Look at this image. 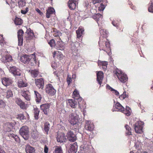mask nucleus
Wrapping results in <instances>:
<instances>
[{
	"label": "nucleus",
	"mask_w": 153,
	"mask_h": 153,
	"mask_svg": "<svg viewBox=\"0 0 153 153\" xmlns=\"http://www.w3.org/2000/svg\"><path fill=\"white\" fill-rule=\"evenodd\" d=\"M105 39H106L105 38H102L100 37L98 42L100 47V50L105 51H106V50L109 51L111 50L110 43L109 42L105 41Z\"/></svg>",
	"instance_id": "obj_1"
},
{
	"label": "nucleus",
	"mask_w": 153,
	"mask_h": 153,
	"mask_svg": "<svg viewBox=\"0 0 153 153\" xmlns=\"http://www.w3.org/2000/svg\"><path fill=\"white\" fill-rule=\"evenodd\" d=\"M114 74L121 82L125 83L127 81L128 78L127 75L118 69L114 72Z\"/></svg>",
	"instance_id": "obj_2"
},
{
	"label": "nucleus",
	"mask_w": 153,
	"mask_h": 153,
	"mask_svg": "<svg viewBox=\"0 0 153 153\" xmlns=\"http://www.w3.org/2000/svg\"><path fill=\"white\" fill-rule=\"evenodd\" d=\"M19 132L20 135L25 140H27L28 139L29 137V129L27 126H23L20 128Z\"/></svg>",
	"instance_id": "obj_3"
},
{
	"label": "nucleus",
	"mask_w": 153,
	"mask_h": 153,
	"mask_svg": "<svg viewBox=\"0 0 153 153\" xmlns=\"http://www.w3.org/2000/svg\"><path fill=\"white\" fill-rule=\"evenodd\" d=\"M144 123L141 121H137L134 125L135 132L137 133L141 134L143 133V129Z\"/></svg>",
	"instance_id": "obj_4"
},
{
	"label": "nucleus",
	"mask_w": 153,
	"mask_h": 153,
	"mask_svg": "<svg viewBox=\"0 0 153 153\" xmlns=\"http://www.w3.org/2000/svg\"><path fill=\"white\" fill-rule=\"evenodd\" d=\"M9 71L15 77L20 76L22 74V71L15 66L9 67Z\"/></svg>",
	"instance_id": "obj_5"
},
{
	"label": "nucleus",
	"mask_w": 153,
	"mask_h": 153,
	"mask_svg": "<svg viewBox=\"0 0 153 153\" xmlns=\"http://www.w3.org/2000/svg\"><path fill=\"white\" fill-rule=\"evenodd\" d=\"M45 91L46 93L51 96L54 95L56 92V90L52 85L50 84H48L46 86Z\"/></svg>",
	"instance_id": "obj_6"
},
{
	"label": "nucleus",
	"mask_w": 153,
	"mask_h": 153,
	"mask_svg": "<svg viewBox=\"0 0 153 153\" xmlns=\"http://www.w3.org/2000/svg\"><path fill=\"white\" fill-rule=\"evenodd\" d=\"M16 124V123L14 122L6 123L4 125V130L6 132H9L11 131V129L14 127Z\"/></svg>",
	"instance_id": "obj_7"
},
{
	"label": "nucleus",
	"mask_w": 153,
	"mask_h": 153,
	"mask_svg": "<svg viewBox=\"0 0 153 153\" xmlns=\"http://www.w3.org/2000/svg\"><path fill=\"white\" fill-rule=\"evenodd\" d=\"M68 120L71 124L73 125L76 124L78 121L76 115L74 113H71L69 114Z\"/></svg>",
	"instance_id": "obj_8"
},
{
	"label": "nucleus",
	"mask_w": 153,
	"mask_h": 153,
	"mask_svg": "<svg viewBox=\"0 0 153 153\" xmlns=\"http://www.w3.org/2000/svg\"><path fill=\"white\" fill-rule=\"evenodd\" d=\"M35 84L39 89H43L44 85V80L42 78L35 79Z\"/></svg>",
	"instance_id": "obj_9"
},
{
	"label": "nucleus",
	"mask_w": 153,
	"mask_h": 153,
	"mask_svg": "<svg viewBox=\"0 0 153 153\" xmlns=\"http://www.w3.org/2000/svg\"><path fill=\"white\" fill-rule=\"evenodd\" d=\"M24 32L22 29L19 30L17 32V36L18 40V45L22 46L23 43Z\"/></svg>",
	"instance_id": "obj_10"
},
{
	"label": "nucleus",
	"mask_w": 153,
	"mask_h": 153,
	"mask_svg": "<svg viewBox=\"0 0 153 153\" xmlns=\"http://www.w3.org/2000/svg\"><path fill=\"white\" fill-rule=\"evenodd\" d=\"M58 40H57V44L55 45V47L57 50L61 51L65 49V44L64 42L61 39L60 37L58 38Z\"/></svg>",
	"instance_id": "obj_11"
},
{
	"label": "nucleus",
	"mask_w": 153,
	"mask_h": 153,
	"mask_svg": "<svg viewBox=\"0 0 153 153\" xmlns=\"http://www.w3.org/2000/svg\"><path fill=\"white\" fill-rule=\"evenodd\" d=\"M22 95L27 101H30L31 99L30 93L28 90L23 89L21 92Z\"/></svg>",
	"instance_id": "obj_12"
},
{
	"label": "nucleus",
	"mask_w": 153,
	"mask_h": 153,
	"mask_svg": "<svg viewBox=\"0 0 153 153\" xmlns=\"http://www.w3.org/2000/svg\"><path fill=\"white\" fill-rule=\"evenodd\" d=\"M56 139L58 142L60 143L65 142L66 139L65 134L63 133H60L58 134L56 137Z\"/></svg>",
	"instance_id": "obj_13"
},
{
	"label": "nucleus",
	"mask_w": 153,
	"mask_h": 153,
	"mask_svg": "<svg viewBox=\"0 0 153 153\" xmlns=\"http://www.w3.org/2000/svg\"><path fill=\"white\" fill-rule=\"evenodd\" d=\"M66 136L68 140L71 142H74L76 140L77 138L76 135L73 131H68L67 133Z\"/></svg>",
	"instance_id": "obj_14"
},
{
	"label": "nucleus",
	"mask_w": 153,
	"mask_h": 153,
	"mask_svg": "<svg viewBox=\"0 0 153 153\" xmlns=\"http://www.w3.org/2000/svg\"><path fill=\"white\" fill-rule=\"evenodd\" d=\"M94 125L91 121L88 120L85 121V128L86 130L91 131L94 130Z\"/></svg>",
	"instance_id": "obj_15"
},
{
	"label": "nucleus",
	"mask_w": 153,
	"mask_h": 153,
	"mask_svg": "<svg viewBox=\"0 0 153 153\" xmlns=\"http://www.w3.org/2000/svg\"><path fill=\"white\" fill-rule=\"evenodd\" d=\"M50 106V104L45 103L41 105L40 108L44 114L45 115H47L48 112L49 111Z\"/></svg>",
	"instance_id": "obj_16"
},
{
	"label": "nucleus",
	"mask_w": 153,
	"mask_h": 153,
	"mask_svg": "<svg viewBox=\"0 0 153 153\" xmlns=\"http://www.w3.org/2000/svg\"><path fill=\"white\" fill-rule=\"evenodd\" d=\"M31 55L33 56V57L32 58H30L29 65L33 66L35 65H36L39 66V61L36 60L35 53L32 54Z\"/></svg>",
	"instance_id": "obj_17"
},
{
	"label": "nucleus",
	"mask_w": 153,
	"mask_h": 153,
	"mask_svg": "<svg viewBox=\"0 0 153 153\" xmlns=\"http://www.w3.org/2000/svg\"><path fill=\"white\" fill-rule=\"evenodd\" d=\"M15 102L21 109H25L26 108L25 104L20 98H16L15 100Z\"/></svg>",
	"instance_id": "obj_18"
},
{
	"label": "nucleus",
	"mask_w": 153,
	"mask_h": 153,
	"mask_svg": "<svg viewBox=\"0 0 153 153\" xmlns=\"http://www.w3.org/2000/svg\"><path fill=\"white\" fill-rule=\"evenodd\" d=\"M13 81L9 78H4L2 79V84L6 86H9L11 84Z\"/></svg>",
	"instance_id": "obj_19"
},
{
	"label": "nucleus",
	"mask_w": 153,
	"mask_h": 153,
	"mask_svg": "<svg viewBox=\"0 0 153 153\" xmlns=\"http://www.w3.org/2000/svg\"><path fill=\"white\" fill-rule=\"evenodd\" d=\"M98 65L100 67H101L104 71H105L106 70L108 65V62L98 60Z\"/></svg>",
	"instance_id": "obj_20"
},
{
	"label": "nucleus",
	"mask_w": 153,
	"mask_h": 153,
	"mask_svg": "<svg viewBox=\"0 0 153 153\" xmlns=\"http://www.w3.org/2000/svg\"><path fill=\"white\" fill-rule=\"evenodd\" d=\"M33 35V33L31 31L27 30L25 33V38L26 41L28 42L32 39Z\"/></svg>",
	"instance_id": "obj_21"
},
{
	"label": "nucleus",
	"mask_w": 153,
	"mask_h": 153,
	"mask_svg": "<svg viewBox=\"0 0 153 153\" xmlns=\"http://www.w3.org/2000/svg\"><path fill=\"white\" fill-rule=\"evenodd\" d=\"M78 0H69L68 5L69 8L72 10H74L76 7V3Z\"/></svg>",
	"instance_id": "obj_22"
},
{
	"label": "nucleus",
	"mask_w": 153,
	"mask_h": 153,
	"mask_svg": "<svg viewBox=\"0 0 153 153\" xmlns=\"http://www.w3.org/2000/svg\"><path fill=\"white\" fill-rule=\"evenodd\" d=\"M103 73L101 71L98 72L97 74V81L99 84L101 85L102 84V81L103 78Z\"/></svg>",
	"instance_id": "obj_23"
},
{
	"label": "nucleus",
	"mask_w": 153,
	"mask_h": 153,
	"mask_svg": "<svg viewBox=\"0 0 153 153\" xmlns=\"http://www.w3.org/2000/svg\"><path fill=\"white\" fill-rule=\"evenodd\" d=\"M20 60L23 63L28 64L30 60V58L29 56L25 54L21 57Z\"/></svg>",
	"instance_id": "obj_24"
},
{
	"label": "nucleus",
	"mask_w": 153,
	"mask_h": 153,
	"mask_svg": "<svg viewBox=\"0 0 153 153\" xmlns=\"http://www.w3.org/2000/svg\"><path fill=\"white\" fill-rule=\"evenodd\" d=\"M67 104L72 108H75L77 106V102L75 99H69L67 101Z\"/></svg>",
	"instance_id": "obj_25"
},
{
	"label": "nucleus",
	"mask_w": 153,
	"mask_h": 153,
	"mask_svg": "<svg viewBox=\"0 0 153 153\" xmlns=\"http://www.w3.org/2000/svg\"><path fill=\"white\" fill-rule=\"evenodd\" d=\"M84 29L83 28L79 27L78 30L76 31L77 38L79 39L80 38H82V35L84 34Z\"/></svg>",
	"instance_id": "obj_26"
},
{
	"label": "nucleus",
	"mask_w": 153,
	"mask_h": 153,
	"mask_svg": "<svg viewBox=\"0 0 153 153\" xmlns=\"http://www.w3.org/2000/svg\"><path fill=\"white\" fill-rule=\"evenodd\" d=\"M51 32L53 33V35L55 37H57L56 40H58V38L60 37V36L62 35V33L59 31L58 30L55 28H53L52 29Z\"/></svg>",
	"instance_id": "obj_27"
},
{
	"label": "nucleus",
	"mask_w": 153,
	"mask_h": 153,
	"mask_svg": "<svg viewBox=\"0 0 153 153\" xmlns=\"http://www.w3.org/2000/svg\"><path fill=\"white\" fill-rule=\"evenodd\" d=\"M115 107L117 109V111L123 112L125 111V108L118 102H116L114 105Z\"/></svg>",
	"instance_id": "obj_28"
},
{
	"label": "nucleus",
	"mask_w": 153,
	"mask_h": 153,
	"mask_svg": "<svg viewBox=\"0 0 153 153\" xmlns=\"http://www.w3.org/2000/svg\"><path fill=\"white\" fill-rule=\"evenodd\" d=\"M54 13H55L54 9L52 7H49L46 11V17L47 18H49L51 16V15Z\"/></svg>",
	"instance_id": "obj_29"
},
{
	"label": "nucleus",
	"mask_w": 153,
	"mask_h": 153,
	"mask_svg": "<svg viewBox=\"0 0 153 153\" xmlns=\"http://www.w3.org/2000/svg\"><path fill=\"white\" fill-rule=\"evenodd\" d=\"M50 125L48 122H45L43 126V130L45 133L47 134H48L50 129Z\"/></svg>",
	"instance_id": "obj_30"
},
{
	"label": "nucleus",
	"mask_w": 153,
	"mask_h": 153,
	"mask_svg": "<svg viewBox=\"0 0 153 153\" xmlns=\"http://www.w3.org/2000/svg\"><path fill=\"white\" fill-rule=\"evenodd\" d=\"M35 100L36 102H40L42 98L41 95L37 91H34Z\"/></svg>",
	"instance_id": "obj_31"
},
{
	"label": "nucleus",
	"mask_w": 153,
	"mask_h": 153,
	"mask_svg": "<svg viewBox=\"0 0 153 153\" xmlns=\"http://www.w3.org/2000/svg\"><path fill=\"white\" fill-rule=\"evenodd\" d=\"M55 56L57 59L60 60L63 58V55L61 52L54 51L53 53V57L55 58Z\"/></svg>",
	"instance_id": "obj_32"
},
{
	"label": "nucleus",
	"mask_w": 153,
	"mask_h": 153,
	"mask_svg": "<svg viewBox=\"0 0 153 153\" xmlns=\"http://www.w3.org/2000/svg\"><path fill=\"white\" fill-rule=\"evenodd\" d=\"M7 136L9 137L10 138L13 140H14L16 141H18L19 140V137L16 134H15L13 133L10 132L7 134Z\"/></svg>",
	"instance_id": "obj_33"
},
{
	"label": "nucleus",
	"mask_w": 153,
	"mask_h": 153,
	"mask_svg": "<svg viewBox=\"0 0 153 153\" xmlns=\"http://www.w3.org/2000/svg\"><path fill=\"white\" fill-rule=\"evenodd\" d=\"M25 151L26 153H35L34 148L29 145H27L26 146Z\"/></svg>",
	"instance_id": "obj_34"
},
{
	"label": "nucleus",
	"mask_w": 153,
	"mask_h": 153,
	"mask_svg": "<svg viewBox=\"0 0 153 153\" xmlns=\"http://www.w3.org/2000/svg\"><path fill=\"white\" fill-rule=\"evenodd\" d=\"M77 143L75 142L71 146L70 151L71 153H76L77 151Z\"/></svg>",
	"instance_id": "obj_35"
},
{
	"label": "nucleus",
	"mask_w": 153,
	"mask_h": 153,
	"mask_svg": "<svg viewBox=\"0 0 153 153\" xmlns=\"http://www.w3.org/2000/svg\"><path fill=\"white\" fill-rule=\"evenodd\" d=\"M93 18L98 23V22L102 18V16L100 13L95 14L93 15Z\"/></svg>",
	"instance_id": "obj_36"
},
{
	"label": "nucleus",
	"mask_w": 153,
	"mask_h": 153,
	"mask_svg": "<svg viewBox=\"0 0 153 153\" xmlns=\"http://www.w3.org/2000/svg\"><path fill=\"white\" fill-rule=\"evenodd\" d=\"M28 85L27 83L24 82L23 80H20L18 82V85L19 88L26 87Z\"/></svg>",
	"instance_id": "obj_37"
},
{
	"label": "nucleus",
	"mask_w": 153,
	"mask_h": 153,
	"mask_svg": "<svg viewBox=\"0 0 153 153\" xmlns=\"http://www.w3.org/2000/svg\"><path fill=\"white\" fill-rule=\"evenodd\" d=\"M14 22L15 24L17 25H21L23 23V20L20 18L16 17L15 19Z\"/></svg>",
	"instance_id": "obj_38"
},
{
	"label": "nucleus",
	"mask_w": 153,
	"mask_h": 153,
	"mask_svg": "<svg viewBox=\"0 0 153 153\" xmlns=\"http://www.w3.org/2000/svg\"><path fill=\"white\" fill-rule=\"evenodd\" d=\"M40 111L37 108H34L33 109V113L34 114V117L36 120H38L39 118V115Z\"/></svg>",
	"instance_id": "obj_39"
},
{
	"label": "nucleus",
	"mask_w": 153,
	"mask_h": 153,
	"mask_svg": "<svg viewBox=\"0 0 153 153\" xmlns=\"http://www.w3.org/2000/svg\"><path fill=\"white\" fill-rule=\"evenodd\" d=\"M80 95L79 92L76 89H75L73 93V97L75 100H78L80 98Z\"/></svg>",
	"instance_id": "obj_40"
},
{
	"label": "nucleus",
	"mask_w": 153,
	"mask_h": 153,
	"mask_svg": "<svg viewBox=\"0 0 153 153\" xmlns=\"http://www.w3.org/2000/svg\"><path fill=\"white\" fill-rule=\"evenodd\" d=\"M125 128L126 129V135H131V130L130 127L128 125H126L125 126Z\"/></svg>",
	"instance_id": "obj_41"
},
{
	"label": "nucleus",
	"mask_w": 153,
	"mask_h": 153,
	"mask_svg": "<svg viewBox=\"0 0 153 153\" xmlns=\"http://www.w3.org/2000/svg\"><path fill=\"white\" fill-rule=\"evenodd\" d=\"M11 57L8 55H6L1 58V60L2 61L4 62H7L10 61L11 60Z\"/></svg>",
	"instance_id": "obj_42"
},
{
	"label": "nucleus",
	"mask_w": 153,
	"mask_h": 153,
	"mask_svg": "<svg viewBox=\"0 0 153 153\" xmlns=\"http://www.w3.org/2000/svg\"><path fill=\"white\" fill-rule=\"evenodd\" d=\"M31 74L32 76L34 77H36L39 74V72L38 70L36 69L31 70Z\"/></svg>",
	"instance_id": "obj_43"
},
{
	"label": "nucleus",
	"mask_w": 153,
	"mask_h": 153,
	"mask_svg": "<svg viewBox=\"0 0 153 153\" xmlns=\"http://www.w3.org/2000/svg\"><path fill=\"white\" fill-rule=\"evenodd\" d=\"M100 33L102 35H103V37H105L107 36V31L103 29L102 28H100Z\"/></svg>",
	"instance_id": "obj_44"
},
{
	"label": "nucleus",
	"mask_w": 153,
	"mask_h": 153,
	"mask_svg": "<svg viewBox=\"0 0 153 153\" xmlns=\"http://www.w3.org/2000/svg\"><path fill=\"white\" fill-rule=\"evenodd\" d=\"M31 136L34 139H36L39 136V132L37 131H33L31 133Z\"/></svg>",
	"instance_id": "obj_45"
},
{
	"label": "nucleus",
	"mask_w": 153,
	"mask_h": 153,
	"mask_svg": "<svg viewBox=\"0 0 153 153\" xmlns=\"http://www.w3.org/2000/svg\"><path fill=\"white\" fill-rule=\"evenodd\" d=\"M55 153H63L62 150L61 146H57L54 150Z\"/></svg>",
	"instance_id": "obj_46"
},
{
	"label": "nucleus",
	"mask_w": 153,
	"mask_h": 153,
	"mask_svg": "<svg viewBox=\"0 0 153 153\" xmlns=\"http://www.w3.org/2000/svg\"><path fill=\"white\" fill-rule=\"evenodd\" d=\"M13 95V92L11 90H9L7 91L6 94V97L7 98H9L10 97H12Z\"/></svg>",
	"instance_id": "obj_47"
},
{
	"label": "nucleus",
	"mask_w": 153,
	"mask_h": 153,
	"mask_svg": "<svg viewBox=\"0 0 153 153\" xmlns=\"http://www.w3.org/2000/svg\"><path fill=\"white\" fill-rule=\"evenodd\" d=\"M128 97V95L126 94V92H124L123 94L120 96L119 98L120 100H122Z\"/></svg>",
	"instance_id": "obj_48"
},
{
	"label": "nucleus",
	"mask_w": 153,
	"mask_h": 153,
	"mask_svg": "<svg viewBox=\"0 0 153 153\" xmlns=\"http://www.w3.org/2000/svg\"><path fill=\"white\" fill-rule=\"evenodd\" d=\"M148 10L150 12L153 13V2L152 1L149 4Z\"/></svg>",
	"instance_id": "obj_49"
},
{
	"label": "nucleus",
	"mask_w": 153,
	"mask_h": 153,
	"mask_svg": "<svg viewBox=\"0 0 153 153\" xmlns=\"http://www.w3.org/2000/svg\"><path fill=\"white\" fill-rule=\"evenodd\" d=\"M67 82L68 85H69L72 82V80H73L71 77V76L68 75L67 77Z\"/></svg>",
	"instance_id": "obj_50"
},
{
	"label": "nucleus",
	"mask_w": 153,
	"mask_h": 153,
	"mask_svg": "<svg viewBox=\"0 0 153 153\" xmlns=\"http://www.w3.org/2000/svg\"><path fill=\"white\" fill-rule=\"evenodd\" d=\"M18 4L20 7H22L25 4V3L24 0H19L18 2Z\"/></svg>",
	"instance_id": "obj_51"
},
{
	"label": "nucleus",
	"mask_w": 153,
	"mask_h": 153,
	"mask_svg": "<svg viewBox=\"0 0 153 153\" xmlns=\"http://www.w3.org/2000/svg\"><path fill=\"white\" fill-rule=\"evenodd\" d=\"M6 106L5 102L3 100L0 99V108H4Z\"/></svg>",
	"instance_id": "obj_52"
},
{
	"label": "nucleus",
	"mask_w": 153,
	"mask_h": 153,
	"mask_svg": "<svg viewBox=\"0 0 153 153\" xmlns=\"http://www.w3.org/2000/svg\"><path fill=\"white\" fill-rule=\"evenodd\" d=\"M55 40L54 39H52L48 42V44L51 47H53L54 46H55Z\"/></svg>",
	"instance_id": "obj_53"
},
{
	"label": "nucleus",
	"mask_w": 153,
	"mask_h": 153,
	"mask_svg": "<svg viewBox=\"0 0 153 153\" xmlns=\"http://www.w3.org/2000/svg\"><path fill=\"white\" fill-rule=\"evenodd\" d=\"M105 6L102 3H101L99 7L98 10L100 11H103L105 9Z\"/></svg>",
	"instance_id": "obj_54"
},
{
	"label": "nucleus",
	"mask_w": 153,
	"mask_h": 153,
	"mask_svg": "<svg viewBox=\"0 0 153 153\" xmlns=\"http://www.w3.org/2000/svg\"><path fill=\"white\" fill-rule=\"evenodd\" d=\"M17 118H19L21 120H24L25 118V116L22 114H19L17 116Z\"/></svg>",
	"instance_id": "obj_55"
},
{
	"label": "nucleus",
	"mask_w": 153,
	"mask_h": 153,
	"mask_svg": "<svg viewBox=\"0 0 153 153\" xmlns=\"http://www.w3.org/2000/svg\"><path fill=\"white\" fill-rule=\"evenodd\" d=\"M128 0V4L131 6L130 7H131V8L133 9V10H136V7L134 6H132V4L131 3V2L130 1H129V0Z\"/></svg>",
	"instance_id": "obj_56"
},
{
	"label": "nucleus",
	"mask_w": 153,
	"mask_h": 153,
	"mask_svg": "<svg viewBox=\"0 0 153 153\" xmlns=\"http://www.w3.org/2000/svg\"><path fill=\"white\" fill-rule=\"evenodd\" d=\"M127 116H128L131 114V112L130 111H125L123 112Z\"/></svg>",
	"instance_id": "obj_57"
},
{
	"label": "nucleus",
	"mask_w": 153,
	"mask_h": 153,
	"mask_svg": "<svg viewBox=\"0 0 153 153\" xmlns=\"http://www.w3.org/2000/svg\"><path fill=\"white\" fill-rule=\"evenodd\" d=\"M102 0H92V3L95 4L101 2Z\"/></svg>",
	"instance_id": "obj_58"
},
{
	"label": "nucleus",
	"mask_w": 153,
	"mask_h": 153,
	"mask_svg": "<svg viewBox=\"0 0 153 153\" xmlns=\"http://www.w3.org/2000/svg\"><path fill=\"white\" fill-rule=\"evenodd\" d=\"M113 93L114 94L116 95H119V92L117 90L113 89V90H112Z\"/></svg>",
	"instance_id": "obj_59"
},
{
	"label": "nucleus",
	"mask_w": 153,
	"mask_h": 153,
	"mask_svg": "<svg viewBox=\"0 0 153 153\" xmlns=\"http://www.w3.org/2000/svg\"><path fill=\"white\" fill-rule=\"evenodd\" d=\"M36 11L40 14V15L42 16L43 15V14L41 11L38 8H36Z\"/></svg>",
	"instance_id": "obj_60"
},
{
	"label": "nucleus",
	"mask_w": 153,
	"mask_h": 153,
	"mask_svg": "<svg viewBox=\"0 0 153 153\" xmlns=\"http://www.w3.org/2000/svg\"><path fill=\"white\" fill-rule=\"evenodd\" d=\"M48 147L46 146L45 145L44 147V151L45 153H48Z\"/></svg>",
	"instance_id": "obj_61"
},
{
	"label": "nucleus",
	"mask_w": 153,
	"mask_h": 153,
	"mask_svg": "<svg viewBox=\"0 0 153 153\" xmlns=\"http://www.w3.org/2000/svg\"><path fill=\"white\" fill-rule=\"evenodd\" d=\"M112 24L114 26L116 27H118V24L114 20H113L112 22Z\"/></svg>",
	"instance_id": "obj_62"
},
{
	"label": "nucleus",
	"mask_w": 153,
	"mask_h": 153,
	"mask_svg": "<svg viewBox=\"0 0 153 153\" xmlns=\"http://www.w3.org/2000/svg\"><path fill=\"white\" fill-rule=\"evenodd\" d=\"M72 79L74 80V81H75V79L76 78V74H72V77H71Z\"/></svg>",
	"instance_id": "obj_63"
},
{
	"label": "nucleus",
	"mask_w": 153,
	"mask_h": 153,
	"mask_svg": "<svg viewBox=\"0 0 153 153\" xmlns=\"http://www.w3.org/2000/svg\"><path fill=\"white\" fill-rule=\"evenodd\" d=\"M107 88L110 90L111 91H112V90H113V88L111 87L109 85H107Z\"/></svg>",
	"instance_id": "obj_64"
}]
</instances>
